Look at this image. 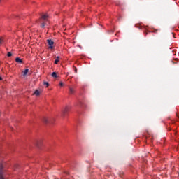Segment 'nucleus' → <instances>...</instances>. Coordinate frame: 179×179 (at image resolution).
I'll list each match as a JSON object with an SVG mask.
<instances>
[{"label":"nucleus","instance_id":"9d476101","mask_svg":"<svg viewBox=\"0 0 179 179\" xmlns=\"http://www.w3.org/2000/svg\"><path fill=\"white\" fill-rule=\"evenodd\" d=\"M52 78H58V76H57V73L56 72H53L52 73Z\"/></svg>","mask_w":179,"mask_h":179},{"label":"nucleus","instance_id":"39448f33","mask_svg":"<svg viewBox=\"0 0 179 179\" xmlns=\"http://www.w3.org/2000/svg\"><path fill=\"white\" fill-rule=\"evenodd\" d=\"M73 93H75V89H73L72 87H69V94H73Z\"/></svg>","mask_w":179,"mask_h":179},{"label":"nucleus","instance_id":"7ed1b4c3","mask_svg":"<svg viewBox=\"0 0 179 179\" xmlns=\"http://www.w3.org/2000/svg\"><path fill=\"white\" fill-rule=\"evenodd\" d=\"M69 110H71V107L69 106H66L64 109L62 110V114L63 115H66L68 114Z\"/></svg>","mask_w":179,"mask_h":179},{"label":"nucleus","instance_id":"f8f14e48","mask_svg":"<svg viewBox=\"0 0 179 179\" xmlns=\"http://www.w3.org/2000/svg\"><path fill=\"white\" fill-rule=\"evenodd\" d=\"M4 41H4L3 38L0 37V45H1V44H2Z\"/></svg>","mask_w":179,"mask_h":179},{"label":"nucleus","instance_id":"20e7f679","mask_svg":"<svg viewBox=\"0 0 179 179\" xmlns=\"http://www.w3.org/2000/svg\"><path fill=\"white\" fill-rule=\"evenodd\" d=\"M15 62H17V64H23V59H22L19 57H17L15 59Z\"/></svg>","mask_w":179,"mask_h":179},{"label":"nucleus","instance_id":"f257e3e1","mask_svg":"<svg viewBox=\"0 0 179 179\" xmlns=\"http://www.w3.org/2000/svg\"><path fill=\"white\" fill-rule=\"evenodd\" d=\"M0 179H5L3 177V164H0Z\"/></svg>","mask_w":179,"mask_h":179},{"label":"nucleus","instance_id":"1a4fd4ad","mask_svg":"<svg viewBox=\"0 0 179 179\" xmlns=\"http://www.w3.org/2000/svg\"><path fill=\"white\" fill-rule=\"evenodd\" d=\"M58 62H59V56H57L56 57V59L55 60V64L57 65V64H58Z\"/></svg>","mask_w":179,"mask_h":179},{"label":"nucleus","instance_id":"aec40b11","mask_svg":"<svg viewBox=\"0 0 179 179\" xmlns=\"http://www.w3.org/2000/svg\"><path fill=\"white\" fill-rule=\"evenodd\" d=\"M0 80H2V77L0 76Z\"/></svg>","mask_w":179,"mask_h":179},{"label":"nucleus","instance_id":"f3484780","mask_svg":"<svg viewBox=\"0 0 179 179\" xmlns=\"http://www.w3.org/2000/svg\"><path fill=\"white\" fill-rule=\"evenodd\" d=\"M136 27H138V29H141V25H139V24H136Z\"/></svg>","mask_w":179,"mask_h":179},{"label":"nucleus","instance_id":"2eb2a0df","mask_svg":"<svg viewBox=\"0 0 179 179\" xmlns=\"http://www.w3.org/2000/svg\"><path fill=\"white\" fill-rule=\"evenodd\" d=\"M74 72L76 73H78V69L76 67H74Z\"/></svg>","mask_w":179,"mask_h":179},{"label":"nucleus","instance_id":"6ab92c4d","mask_svg":"<svg viewBox=\"0 0 179 179\" xmlns=\"http://www.w3.org/2000/svg\"><path fill=\"white\" fill-rule=\"evenodd\" d=\"M152 33H157V29H154V31H152Z\"/></svg>","mask_w":179,"mask_h":179},{"label":"nucleus","instance_id":"412c9836","mask_svg":"<svg viewBox=\"0 0 179 179\" xmlns=\"http://www.w3.org/2000/svg\"><path fill=\"white\" fill-rule=\"evenodd\" d=\"M172 62H173V64H176V62H173V61H172Z\"/></svg>","mask_w":179,"mask_h":179},{"label":"nucleus","instance_id":"a211bd4d","mask_svg":"<svg viewBox=\"0 0 179 179\" xmlns=\"http://www.w3.org/2000/svg\"><path fill=\"white\" fill-rule=\"evenodd\" d=\"M59 86H64V83L62 82L59 83Z\"/></svg>","mask_w":179,"mask_h":179},{"label":"nucleus","instance_id":"f03ea898","mask_svg":"<svg viewBox=\"0 0 179 179\" xmlns=\"http://www.w3.org/2000/svg\"><path fill=\"white\" fill-rule=\"evenodd\" d=\"M47 43H48V45H50L49 48H50V49L54 48V46H53L54 45V41L52 40L48 39Z\"/></svg>","mask_w":179,"mask_h":179},{"label":"nucleus","instance_id":"4be33fe9","mask_svg":"<svg viewBox=\"0 0 179 179\" xmlns=\"http://www.w3.org/2000/svg\"><path fill=\"white\" fill-rule=\"evenodd\" d=\"M145 34H148V32H145Z\"/></svg>","mask_w":179,"mask_h":179},{"label":"nucleus","instance_id":"ddd939ff","mask_svg":"<svg viewBox=\"0 0 179 179\" xmlns=\"http://www.w3.org/2000/svg\"><path fill=\"white\" fill-rule=\"evenodd\" d=\"M43 85L44 86H46V87H48V86H50V84L48 83V82H44Z\"/></svg>","mask_w":179,"mask_h":179},{"label":"nucleus","instance_id":"6e6552de","mask_svg":"<svg viewBox=\"0 0 179 179\" xmlns=\"http://www.w3.org/2000/svg\"><path fill=\"white\" fill-rule=\"evenodd\" d=\"M47 17H48V15L45 14L41 16V19H43V20H47Z\"/></svg>","mask_w":179,"mask_h":179},{"label":"nucleus","instance_id":"dca6fc26","mask_svg":"<svg viewBox=\"0 0 179 179\" xmlns=\"http://www.w3.org/2000/svg\"><path fill=\"white\" fill-rule=\"evenodd\" d=\"M45 24L44 22L41 24V27H45Z\"/></svg>","mask_w":179,"mask_h":179},{"label":"nucleus","instance_id":"0eeeda50","mask_svg":"<svg viewBox=\"0 0 179 179\" xmlns=\"http://www.w3.org/2000/svg\"><path fill=\"white\" fill-rule=\"evenodd\" d=\"M28 73H29V69H26L24 71H22L24 76H26V75H27Z\"/></svg>","mask_w":179,"mask_h":179},{"label":"nucleus","instance_id":"9b49d317","mask_svg":"<svg viewBox=\"0 0 179 179\" xmlns=\"http://www.w3.org/2000/svg\"><path fill=\"white\" fill-rule=\"evenodd\" d=\"M43 122H45V124H48V119L47 117H44Z\"/></svg>","mask_w":179,"mask_h":179},{"label":"nucleus","instance_id":"423d86ee","mask_svg":"<svg viewBox=\"0 0 179 179\" xmlns=\"http://www.w3.org/2000/svg\"><path fill=\"white\" fill-rule=\"evenodd\" d=\"M34 94L36 96H40V92L38 90H36L35 92H34Z\"/></svg>","mask_w":179,"mask_h":179},{"label":"nucleus","instance_id":"4468645a","mask_svg":"<svg viewBox=\"0 0 179 179\" xmlns=\"http://www.w3.org/2000/svg\"><path fill=\"white\" fill-rule=\"evenodd\" d=\"M7 57H12V52H8L7 53Z\"/></svg>","mask_w":179,"mask_h":179},{"label":"nucleus","instance_id":"5701e85b","mask_svg":"<svg viewBox=\"0 0 179 179\" xmlns=\"http://www.w3.org/2000/svg\"><path fill=\"white\" fill-rule=\"evenodd\" d=\"M0 2H1V0H0Z\"/></svg>","mask_w":179,"mask_h":179}]
</instances>
